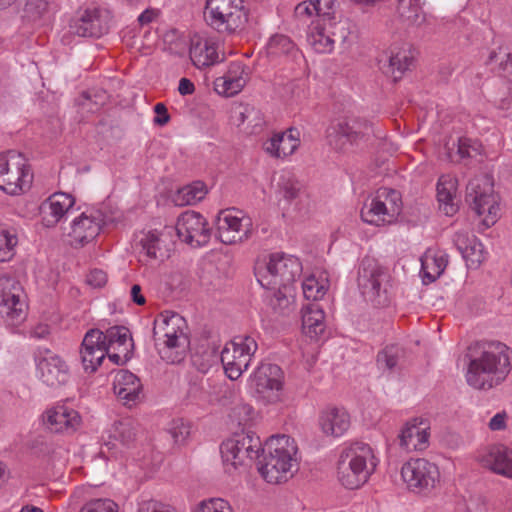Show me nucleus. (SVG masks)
Returning a JSON list of instances; mask_svg holds the SVG:
<instances>
[{"label": "nucleus", "instance_id": "1", "mask_svg": "<svg viewBox=\"0 0 512 512\" xmlns=\"http://www.w3.org/2000/svg\"><path fill=\"white\" fill-rule=\"evenodd\" d=\"M264 456L259 462L258 471L271 484L288 481L297 469V445L287 435L272 436L262 447L259 437L249 434L235 435L222 442L220 453L225 472L236 474L240 468L257 459L259 452Z\"/></svg>", "mask_w": 512, "mask_h": 512}, {"label": "nucleus", "instance_id": "2", "mask_svg": "<svg viewBox=\"0 0 512 512\" xmlns=\"http://www.w3.org/2000/svg\"><path fill=\"white\" fill-rule=\"evenodd\" d=\"M512 370V349L499 341L478 344L470 357L465 379L477 390H490L502 384Z\"/></svg>", "mask_w": 512, "mask_h": 512}, {"label": "nucleus", "instance_id": "3", "mask_svg": "<svg viewBox=\"0 0 512 512\" xmlns=\"http://www.w3.org/2000/svg\"><path fill=\"white\" fill-rule=\"evenodd\" d=\"M299 258L282 252L272 253L255 265V276L259 284L273 291L271 303L274 309L283 311L292 304L293 284L302 274Z\"/></svg>", "mask_w": 512, "mask_h": 512}, {"label": "nucleus", "instance_id": "4", "mask_svg": "<svg viewBox=\"0 0 512 512\" xmlns=\"http://www.w3.org/2000/svg\"><path fill=\"white\" fill-rule=\"evenodd\" d=\"M186 320L177 313L164 312L154 320L153 339L160 358L180 364L187 356L190 340Z\"/></svg>", "mask_w": 512, "mask_h": 512}, {"label": "nucleus", "instance_id": "5", "mask_svg": "<svg viewBox=\"0 0 512 512\" xmlns=\"http://www.w3.org/2000/svg\"><path fill=\"white\" fill-rule=\"evenodd\" d=\"M379 464L374 449L364 442L343 447L338 461V479L347 489H358L368 482Z\"/></svg>", "mask_w": 512, "mask_h": 512}, {"label": "nucleus", "instance_id": "6", "mask_svg": "<svg viewBox=\"0 0 512 512\" xmlns=\"http://www.w3.org/2000/svg\"><path fill=\"white\" fill-rule=\"evenodd\" d=\"M357 284L362 295L375 307H388L392 303L390 274L376 259H362L358 268Z\"/></svg>", "mask_w": 512, "mask_h": 512}, {"label": "nucleus", "instance_id": "7", "mask_svg": "<svg viewBox=\"0 0 512 512\" xmlns=\"http://www.w3.org/2000/svg\"><path fill=\"white\" fill-rule=\"evenodd\" d=\"M203 16L211 29L223 35L243 30L248 21L243 0H206Z\"/></svg>", "mask_w": 512, "mask_h": 512}, {"label": "nucleus", "instance_id": "8", "mask_svg": "<svg viewBox=\"0 0 512 512\" xmlns=\"http://www.w3.org/2000/svg\"><path fill=\"white\" fill-rule=\"evenodd\" d=\"M248 388L257 401L264 405L282 401L285 375L277 364L261 362L251 373Z\"/></svg>", "mask_w": 512, "mask_h": 512}, {"label": "nucleus", "instance_id": "9", "mask_svg": "<svg viewBox=\"0 0 512 512\" xmlns=\"http://www.w3.org/2000/svg\"><path fill=\"white\" fill-rule=\"evenodd\" d=\"M32 180L27 159L21 153L10 150L0 154V189L18 195L30 188Z\"/></svg>", "mask_w": 512, "mask_h": 512}, {"label": "nucleus", "instance_id": "10", "mask_svg": "<svg viewBox=\"0 0 512 512\" xmlns=\"http://www.w3.org/2000/svg\"><path fill=\"white\" fill-rule=\"evenodd\" d=\"M467 200L478 216H482V224L488 228L494 225L499 216L498 196L494 193L493 182L487 175L475 177L467 185Z\"/></svg>", "mask_w": 512, "mask_h": 512}, {"label": "nucleus", "instance_id": "11", "mask_svg": "<svg viewBox=\"0 0 512 512\" xmlns=\"http://www.w3.org/2000/svg\"><path fill=\"white\" fill-rule=\"evenodd\" d=\"M258 349L254 337L237 335L221 351L220 360L225 374L231 380H237L250 366L252 357Z\"/></svg>", "mask_w": 512, "mask_h": 512}, {"label": "nucleus", "instance_id": "12", "mask_svg": "<svg viewBox=\"0 0 512 512\" xmlns=\"http://www.w3.org/2000/svg\"><path fill=\"white\" fill-rule=\"evenodd\" d=\"M400 212V194L394 189L381 188L370 203L363 206L361 218L368 224L382 226L393 223Z\"/></svg>", "mask_w": 512, "mask_h": 512}, {"label": "nucleus", "instance_id": "13", "mask_svg": "<svg viewBox=\"0 0 512 512\" xmlns=\"http://www.w3.org/2000/svg\"><path fill=\"white\" fill-rule=\"evenodd\" d=\"M27 303L20 283L10 277H0V315L9 326L21 324L27 316Z\"/></svg>", "mask_w": 512, "mask_h": 512}, {"label": "nucleus", "instance_id": "14", "mask_svg": "<svg viewBox=\"0 0 512 512\" xmlns=\"http://www.w3.org/2000/svg\"><path fill=\"white\" fill-rule=\"evenodd\" d=\"M217 235L224 244H236L247 240L252 233V220L236 209L221 211L216 219Z\"/></svg>", "mask_w": 512, "mask_h": 512}, {"label": "nucleus", "instance_id": "15", "mask_svg": "<svg viewBox=\"0 0 512 512\" xmlns=\"http://www.w3.org/2000/svg\"><path fill=\"white\" fill-rule=\"evenodd\" d=\"M401 476L409 490L416 493L428 492L439 480L438 467L424 459H410L401 469Z\"/></svg>", "mask_w": 512, "mask_h": 512}, {"label": "nucleus", "instance_id": "16", "mask_svg": "<svg viewBox=\"0 0 512 512\" xmlns=\"http://www.w3.org/2000/svg\"><path fill=\"white\" fill-rule=\"evenodd\" d=\"M372 133V126L365 120H343L328 127L326 137L334 150L344 152L349 145L357 144Z\"/></svg>", "mask_w": 512, "mask_h": 512}, {"label": "nucleus", "instance_id": "17", "mask_svg": "<svg viewBox=\"0 0 512 512\" xmlns=\"http://www.w3.org/2000/svg\"><path fill=\"white\" fill-rule=\"evenodd\" d=\"M175 229L179 239L191 247L204 246L211 237V229L205 217L192 210L180 214Z\"/></svg>", "mask_w": 512, "mask_h": 512}, {"label": "nucleus", "instance_id": "18", "mask_svg": "<svg viewBox=\"0 0 512 512\" xmlns=\"http://www.w3.org/2000/svg\"><path fill=\"white\" fill-rule=\"evenodd\" d=\"M105 224V216L100 210L89 209L75 217L70 223L68 236L74 246H84L93 241Z\"/></svg>", "mask_w": 512, "mask_h": 512}, {"label": "nucleus", "instance_id": "19", "mask_svg": "<svg viewBox=\"0 0 512 512\" xmlns=\"http://www.w3.org/2000/svg\"><path fill=\"white\" fill-rule=\"evenodd\" d=\"M111 15L107 9L91 7L72 22L71 32L81 37H101L109 30Z\"/></svg>", "mask_w": 512, "mask_h": 512}, {"label": "nucleus", "instance_id": "20", "mask_svg": "<svg viewBox=\"0 0 512 512\" xmlns=\"http://www.w3.org/2000/svg\"><path fill=\"white\" fill-rule=\"evenodd\" d=\"M108 353L109 347L106 346L104 332L99 329L87 331L80 347V358L84 371L94 373L105 357H108Z\"/></svg>", "mask_w": 512, "mask_h": 512}, {"label": "nucleus", "instance_id": "21", "mask_svg": "<svg viewBox=\"0 0 512 512\" xmlns=\"http://www.w3.org/2000/svg\"><path fill=\"white\" fill-rule=\"evenodd\" d=\"M414 53L408 46H391L378 59L379 69L393 81L400 80L414 63Z\"/></svg>", "mask_w": 512, "mask_h": 512}, {"label": "nucleus", "instance_id": "22", "mask_svg": "<svg viewBox=\"0 0 512 512\" xmlns=\"http://www.w3.org/2000/svg\"><path fill=\"white\" fill-rule=\"evenodd\" d=\"M44 422L52 432L72 434L80 428L82 418L79 412L67 403H58L46 410Z\"/></svg>", "mask_w": 512, "mask_h": 512}, {"label": "nucleus", "instance_id": "23", "mask_svg": "<svg viewBox=\"0 0 512 512\" xmlns=\"http://www.w3.org/2000/svg\"><path fill=\"white\" fill-rule=\"evenodd\" d=\"M109 347L108 359L116 365H124L132 356L133 340L128 328L113 326L104 333Z\"/></svg>", "mask_w": 512, "mask_h": 512}, {"label": "nucleus", "instance_id": "24", "mask_svg": "<svg viewBox=\"0 0 512 512\" xmlns=\"http://www.w3.org/2000/svg\"><path fill=\"white\" fill-rule=\"evenodd\" d=\"M249 74V68L242 62H231L226 73L215 79L214 89L219 95L233 97L245 87Z\"/></svg>", "mask_w": 512, "mask_h": 512}, {"label": "nucleus", "instance_id": "25", "mask_svg": "<svg viewBox=\"0 0 512 512\" xmlns=\"http://www.w3.org/2000/svg\"><path fill=\"white\" fill-rule=\"evenodd\" d=\"M75 205V198L68 193L55 192L40 206L42 221L46 227H54L64 220Z\"/></svg>", "mask_w": 512, "mask_h": 512}, {"label": "nucleus", "instance_id": "26", "mask_svg": "<svg viewBox=\"0 0 512 512\" xmlns=\"http://www.w3.org/2000/svg\"><path fill=\"white\" fill-rule=\"evenodd\" d=\"M429 423L422 417L408 421L399 436V444L406 452L423 451L429 446Z\"/></svg>", "mask_w": 512, "mask_h": 512}, {"label": "nucleus", "instance_id": "27", "mask_svg": "<svg viewBox=\"0 0 512 512\" xmlns=\"http://www.w3.org/2000/svg\"><path fill=\"white\" fill-rule=\"evenodd\" d=\"M318 425L326 437L339 438L350 429L351 417L343 407L327 406L319 414Z\"/></svg>", "mask_w": 512, "mask_h": 512}, {"label": "nucleus", "instance_id": "28", "mask_svg": "<svg viewBox=\"0 0 512 512\" xmlns=\"http://www.w3.org/2000/svg\"><path fill=\"white\" fill-rule=\"evenodd\" d=\"M37 375L49 387H58L69 379V368L58 355L49 354L37 362Z\"/></svg>", "mask_w": 512, "mask_h": 512}, {"label": "nucleus", "instance_id": "29", "mask_svg": "<svg viewBox=\"0 0 512 512\" xmlns=\"http://www.w3.org/2000/svg\"><path fill=\"white\" fill-rule=\"evenodd\" d=\"M453 243L470 269H477L487 257L483 244L473 234L465 231L456 232Z\"/></svg>", "mask_w": 512, "mask_h": 512}, {"label": "nucleus", "instance_id": "30", "mask_svg": "<svg viewBox=\"0 0 512 512\" xmlns=\"http://www.w3.org/2000/svg\"><path fill=\"white\" fill-rule=\"evenodd\" d=\"M300 146L299 131L289 128L284 132L274 133L263 143L264 151L272 158L284 159L291 156Z\"/></svg>", "mask_w": 512, "mask_h": 512}, {"label": "nucleus", "instance_id": "31", "mask_svg": "<svg viewBox=\"0 0 512 512\" xmlns=\"http://www.w3.org/2000/svg\"><path fill=\"white\" fill-rule=\"evenodd\" d=\"M113 390L118 399L128 407L136 405L141 398L140 379L128 370H119L114 377Z\"/></svg>", "mask_w": 512, "mask_h": 512}, {"label": "nucleus", "instance_id": "32", "mask_svg": "<svg viewBox=\"0 0 512 512\" xmlns=\"http://www.w3.org/2000/svg\"><path fill=\"white\" fill-rule=\"evenodd\" d=\"M231 121L247 134H257L264 126L262 112L249 104H239L231 111Z\"/></svg>", "mask_w": 512, "mask_h": 512}, {"label": "nucleus", "instance_id": "33", "mask_svg": "<svg viewBox=\"0 0 512 512\" xmlns=\"http://www.w3.org/2000/svg\"><path fill=\"white\" fill-rule=\"evenodd\" d=\"M189 55L197 68L208 67L219 61L216 43L200 36L191 39Z\"/></svg>", "mask_w": 512, "mask_h": 512}, {"label": "nucleus", "instance_id": "34", "mask_svg": "<svg viewBox=\"0 0 512 512\" xmlns=\"http://www.w3.org/2000/svg\"><path fill=\"white\" fill-rule=\"evenodd\" d=\"M140 261L147 264L163 262L169 257V250L164 245L157 231H149L140 240Z\"/></svg>", "mask_w": 512, "mask_h": 512}, {"label": "nucleus", "instance_id": "35", "mask_svg": "<svg viewBox=\"0 0 512 512\" xmlns=\"http://www.w3.org/2000/svg\"><path fill=\"white\" fill-rule=\"evenodd\" d=\"M483 461L493 472L512 478V450L506 446H492Z\"/></svg>", "mask_w": 512, "mask_h": 512}, {"label": "nucleus", "instance_id": "36", "mask_svg": "<svg viewBox=\"0 0 512 512\" xmlns=\"http://www.w3.org/2000/svg\"><path fill=\"white\" fill-rule=\"evenodd\" d=\"M328 22L312 21L309 26L307 40L318 53H328L333 50V32Z\"/></svg>", "mask_w": 512, "mask_h": 512}, {"label": "nucleus", "instance_id": "37", "mask_svg": "<svg viewBox=\"0 0 512 512\" xmlns=\"http://www.w3.org/2000/svg\"><path fill=\"white\" fill-rule=\"evenodd\" d=\"M302 329L310 338H317L325 330V314L320 304L312 302L302 307Z\"/></svg>", "mask_w": 512, "mask_h": 512}, {"label": "nucleus", "instance_id": "38", "mask_svg": "<svg viewBox=\"0 0 512 512\" xmlns=\"http://www.w3.org/2000/svg\"><path fill=\"white\" fill-rule=\"evenodd\" d=\"M457 190V180L449 175H443L437 183V199L440 209L447 216L454 215L458 206L454 202Z\"/></svg>", "mask_w": 512, "mask_h": 512}, {"label": "nucleus", "instance_id": "39", "mask_svg": "<svg viewBox=\"0 0 512 512\" xmlns=\"http://www.w3.org/2000/svg\"><path fill=\"white\" fill-rule=\"evenodd\" d=\"M447 263L446 254L442 252L427 251L421 257V273L423 281H435L444 272Z\"/></svg>", "mask_w": 512, "mask_h": 512}, {"label": "nucleus", "instance_id": "40", "mask_svg": "<svg viewBox=\"0 0 512 512\" xmlns=\"http://www.w3.org/2000/svg\"><path fill=\"white\" fill-rule=\"evenodd\" d=\"M425 0H397L399 15L415 26L429 22L430 15L424 11Z\"/></svg>", "mask_w": 512, "mask_h": 512}, {"label": "nucleus", "instance_id": "41", "mask_svg": "<svg viewBox=\"0 0 512 512\" xmlns=\"http://www.w3.org/2000/svg\"><path fill=\"white\" fill-rule=\"evenodd\" d=\"M277 186L281 198L289 203L301 201L306 196L304 185L289 171L280 175Z\"/></svg>", "mask_w": 512, "mask_h": 512}, {"label": "nucleus", "instance_id": "42", "mask_svg": "<svg viewBox=\"0 0 512 512\" xmlns=\"http://www.w3.org/2000/svg\"><path fill=\"white\" fill-rule=\"evenodd\" d=\"M17 245V229L10 224L0 222V262L12 260L16 254Z\"/></svg>", "mask_w": 512, "mask_h": 512}, {"label": "nucleus", "instance_id": "43", "mask_svg": "<svg viewBox=\"0 0 512 512\" xmlns=\"http://www.w3.org/2000/svg\"><path fill=\"white\" fill-rule=\"evenodd\" d=\"M136 434L137 424L129 418L114 422L109 430V438L125 447H129L135 441Z\"/></svg>", "mask_w": 512, "mask_h": 512}, {"label": "nucleus", "instance_id": "44", "mask_svg": "<svg viewBox=\"0 0 512 512\" xmlns=\"http://www.w3.org/2000/svg\"><path fill=\"white\" fill-rule=\"evenodd\" d=\"M218 359L216 350L207 345L196 347L190 358L192 366L202 374L208 373L217 364Z\"/></svg>", "mask_w": 512, "mask_h": 512}, {"label": "nucleus", "instance_id": "45", "mask_svg": "<svg viewBox=\"0 0 512 512\" xmlns=\"http://www.w3.org/2000/svg\"><path fill=\"white\" fill-rule=\"evenodd\" d=\"M328 290V280L326 277L317 278L310 275L302 282L303 295L307 300L316 301L322 299Z\"/></svg>", "mask_w": 512, "mask_h": 512}, {"label": "nucleus", "instance_id": "46", "mask_svg": "<svg viewBox=\"0 0 512 512\" xmlns=\"http://www.w3.org/2000/svg\"><path fill=\"white\" fill-rule=\"evenodd\" d=\"M401 351L396 346H387L377 354L378 369L383 372L394 373L398 369Z\"/></svg>", "mask_w": 512, "mask_h": 512}, {"label": "nucleus", "instance_id": "47", "mask_svg": "<svg viewBox=\"0 0 512 512\" xmlns=\"http://www.w3.org/2000/svg\"><path fill=\"white\" fill-rule=\"evenodd\" d=\"M267 53L271 57L291 54L296 50L294 42L286 35L275 34L270 37L266 45Z\"/></svg>", "mask_w": 512, "mask_h": 512}, {"label": "nucleus", "instance_id": "48", "mask_svg": "<svg viewBox=\"0 0 512 512\" xmlns=\"http://www.w3.org/2000/svg\"><path fill=\"white\" fill-rule=\"evenodd\" d=\"M207 191L203 182L197 181L179 190L178 197L182 198L181 205H194L201 201Z\"/></svg>", "mask_w": 512, "mask_h": 512}, {"label": "nucleus", "instance_id": "49", "mask_svg": "<svg viewBox=\"0 0 512 512\" xmlns=\"http://www.w3.org/2000/svg\"><path fill=\"white\" fill-rule=\"evenodd\" d=\"M315 3V17L314 21L328 22L330 27H334L336 1L335 0H314Z\"/></svg>", "mask_w": 512, "mask_h": 512}, {"label": "nucleus", "instance_id": "50", "mask_svg": "<svg viewBox=\"0 0 512 512\" xmlns=\"http://www.w3.org/2000/svg\"><path fill=\"white\" fill-rule=\"evenodd\" d=\"M191 512H233L228 501L222 498L203 500Z\"/></svg>", "mask_w": 512, "mask_h": 512}, {"label": "nucleus", "instance_id": "51", "mask_svg": "<svg viewBox=\"0 0 512 512\" xmlns=\"http://www.w3.org/2000/svg\"><path fill=\"white\" fill-rule=\"evenodd\" d=\"M79 512H118V505L109 498L92 499Z\"/></svg>", "mask_w": 512, "mask_h": 512}, {"label": "nucleus", "instance_id": "52", "mask_svg": "<svg viewBox=\"0 0 512 512\" xmlns=\"http://www.w3.org/2000/svg\"><path fill=\"white\" fill-rule=\"evenodd\" d=\"M168 433L175 444H183L190 435V425L183 419H175L171 421Z\"/></svg>", "mask_w": 512, "mask_h": 512}, {"label": "nucleus", "instance_id": "53", "mask_svg": "<svg viewBox=\"0 0 512 512\" xmlns=\"http://www.w3.org/2000/svg\"><path fill=\"white\" fill-rule=\"evenodd\" d=\"M457 153L461 159L475 157L480 154V145L469 138H460L458 140Z\"/></svg>", "mask_w": 512, "mask_h": 512}, {"label": "nucleus", "instance_id": "54", "mask_svg": "<svg viewBox=\"0 0 512 512\" xmlns=\"http://www.w3.org/2000/svg\"><path fill=\"white\" fill-rule=\"evenodd\" d=\"M25 9L34 20L41 19L48 14L49 3L47 0H29Z\"/></svg>", "mask_w": 512, "mask_h": 512}, {"label": "nucleus", "instance_id": "55", "mask_svg": "<svg viewBox=\"0 0 512 512\" xmlns=\"http://www.w3.org/2000/svg\"><path fill=\"white\" fill-rule=\"evenodd\" d=\"M315 3L314 0L303 1L299 3L295 9L294 14L295 17L301 21H306L311 17L315 16Z\"/></svg>", "mask_w": 512, "mask_h": 512}, {"label": "nucleus", "instance_id": "56", "mask_svg": "<svg viewBox=\"0 0 512 512\" xmlns=\"http://www.w3.org/2000/svg\"><path fill=\"white\" fill-rule=\"evenodd\" d=\"M138 512H180L176 508L172 507L171 505L164 504L157 501H146L143 502Z\"/></svg>", "mask_w": 512, "mask_h": 512}, {"label": "nucleus", "instance_id": "57", "mask_svg": "<svg viewBox=\"0 0 512 512\" xmlns=\"http://www.w3.org/2000/svg\"><path fill=\"white\" fill-rule=\"evenodd\" d=\"M86 282L94 288H101L107 283V274L101 269H92L87 277Z\"/></svg>", "mask_w": 512, "mask_h": 512}, {"label": "nucleus", "instance_id": "58", "mask_svg": "<svg viewBox=\"0 0 512 512\" xmlns=\"http://www.w3.org/2000/svg\"><path fill=\"white\" fill-rule=\"evenodd\" d=\"M154 112L157 114V116L154 118V122L156 124L164 126L169 122L170 116L166 106L163 103H157L154 106Z\"/></svg>", "mask_w": 512, "mask_h": 512}, {"label": "nucleus", "instance_id": "59", "mask_svg": "<svg viewBox=\"0 0 512 512\" xmlns=\"http://www.w3.org/2000/svg\"><path fill=\"white\" fill-rule=\"evenodd\" d=\"M499 56L506 58L505 61L503 59L500 61L501 68L503 69V71H509V68H512V54L503 52L502 50H500L499 53L492 52L489 57V62H493Z\"/></svg>", "mask_w": 512, "mask_h": 512}, {"label": "nucleus", "instance_id": "60", "mask_svg": "<svg viewBox=\"0 0 512 512\" xmlns=\"http://www.w3.org/2000/svg\"><path fill=\"white\" fill-rule=\"evenodd\" d=\"M506 414L497 413L489 421V428L493 431L502 430L506 426Z\"/></svg>", "mask_w": 512, "mask_h": 512}, {"label": "nucleus", "instance_id": "61", "mask_svg": "<svg viewBox=\"0 0 512 512\" xmlns=\"http://www.w3.org/2000/svg\"><path fill=\"white\" fill-rule=\"evenodd\" d=\"M194 91H195V85L193 84V82L190 79L183 77L179 80L178 92L181 95H183V96L191 95L194 93Z\"/></svg>", "mask_w": 512, "mask_h": 512}, {"label": "nucleus", "instance_id": "62", "mask_svg": "<svg viewBox=\"0 0 512 512\" xmlns=\"http://www.w3.org/2000/svg\"><path fill=\"white\" fill-rule=\"evenodd\" d=\"M130 296H131L132 301L134 303H136L137 305H144L146 302V299H145L144 295L142 294V288L138 284H134L131 287Z\"/></svg>", "mask_w": 512, "mask_h": 512}, {"label": "nucleus", "instance_id": "63", "mask_svg": "<svg viewBox=\"0 0 512 512\" xmlns=\"http://www.w3.org/2000/svg\"><path fill=\"white\" fill-rule=\"evenodd\" d=\"M156 12L153 9H146L138 16V22L141 26L150 24L156 17Z\"/></svg>", "mask_w": 512, "mask_h": 512}, {"label": "nucleus", "instance_id": "64", "mask_svg": "<svg viewBox=\"0 0 512 512\" xmlns=\"http://www.w3.org/2000/svg\"><path fill=\"white\" fill-rule=\"evenodd\" d=\"M49 327L44 324H40L31 330L30 336L34 339H44L49 335Z\"/></svg>", "mask_w": 512, "mask_h": 512}]
</instances>
